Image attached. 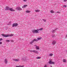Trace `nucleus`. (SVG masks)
Listing matches in <instances>:
<instances>
[{
  "label": "nucleus",
  "mask_w": 67,
  "mask_h": 67,
  "mask_svg": "<svg viewBox=\"0 0 67 67\" xmlns=\"http://www.w3.org/2000/svg\"><path fill=\"white\" fill-rule=\"evenodd\" d=\"M50 12L51 13H55V12L53 10H51L50 11Z\"/></svg>",
  "instance_id": "obj_21"
},
{
  "label": "nucleus",
  "mask_w": 67,
  "mask_h": 67,
  "mask_svg": "<svg viewBox=\"0 0 67 67\" xmlns=\"http://www.w3.org/2000/svg\"><path fill=\"white\" fill-rule=\"evenodd\" d=\"M13 60L14 61H15V62H18V61H19V60H20V59H13Z\"/></svg>",
  "instance_id": "obj_5"
},
{
  "label": "nucleus",
  "mask_w": 67,
  "mask_h": 67,
  "mask_svg": "<svg viewBox=\"0 0 67 67\" xmlns=\"http://www.w3.org/2000/svg\"><path fill=\"white\" fill-rule=\"evenodd\" d=\"M55 36V35H52V37H54Z\"/></svg>",
  "instance_id": "obj_29"
},
{
  "label": "nucleus",
  "mask_w": 67,
  "mask_h": 67,
  "mask_svg": "<svg viewBox=\"0 0 67 67\" xmlns=\"http://www.w3.org/2000/svg\"><path fill=\"white\" fill-rule=\"evenodd\" d=\"M42 30H43V28H40V29H38V31H42Z\"/></svg>",
  "instance_id": "obj_22"
},
{
  "label": "nucleus",
  "mask_w": 67,
  "mask_h": 67,
  "mask_svg": "<svg viewBox=\"0 0 67 67\" xmlns=\"http://www.w3.org/2000/svg\"><path fill=\"white\" fill-rule=\"evenodd\" d=\"M27 1V0H24L23 1L24 2H26Z\"/></svg>",
  "instance_id": "obj_37"
},
{
  "label": "nucleus",
  "mask_w": 67,
  "mask_h": 67,
  "mask_svg": "<svg viewBox=\"0 0 67 67\" xmlns=\"http://www.w3.org/2000/svg\"><path fill=\"white\" fill-rule=\"evenodd\" d=\"M63 1L64 2H65L67 1V0H63Z\"/></svg>",
  "instance_id": "obj_31"
},
{
  "label": "nucleus",
  "mask_w": 67,
  "mask_h": 67,
  "mask_svg": "<svg viewBox=\"0 0 67 67\" xmlns=\"http://www.w3.org/2000/svg\"><path fill=\"white\" fill-rule=\"evenodd\" d=\"M4 62L5 63V64H7L8 63V60L7 59H5L4 60Z\"/></svg>",
  "instance_id": "obj_9"
},
{
  "label": "nucleus",
  "mask_w": 67,
  "mask_h": 67,
  "mask_svg": "<svg viewBox=\"0 0 67 67\" xmlns=\"http://www.w3.org/2000/svg\"><path fill=\"white\" fill-rule=\"evenodd\" d=\"M26 13H30V12H31L30 11L27 10L26 11Z\"/></svg>",
  "instance_id": "obj_24"
},
{
  "label": "nucleus",
  "mask_w": 67,
  "mask_h": 67,
  "mask_svg": "<svg viewBox=\"0 0 67 67\" xmlns=\"http://www.w3.org/2000/svg\"><path fill=\"white\" fill-rule=\"evenodd\" d=\"M27 5H24L22 7V8H25V7H27Z\"/></svg>",
  "instance_id": "obj_14"
},
{
  "label": "nucleus",
  "mask_w": 67,
  "mask_h": 67,
  "mask_svg": "<svg viewBox=\"0 0 67 67\" xmlns=\"http://www.w3.org/2000/svg\"><path fill=\"white\" fill-rule=\"evenodd\" d=\"M53 54L50 53L49 54V56H50V57H51L52 56H53Z\"/></svg>",
  "instance_id": "obj_17"
},
{
  "label": "nucleus",
  "mask_w": 67,
  "mask_h": 67,
  "mask_svg": "<svg viewBox=\"0 0 67 67\" xmlns=\"http://www.w3.org/2000/svg\"><path fill=\"white\" fill-rule=\"evenodd\" d=\"M38 31H39L38 30V29L37 30H34L32 31L33 33H38L39 32Z\"/></svg>",
  "instance_id": "obj_2"
},
{
  "label": "nucleus",
  "mask_w": 67,
  "mask_h": 67,
  "mask_svg": "<svg viewBox=\"0 0 67 67\" xmlns=\"http://www.w3.org/2000/svg\"><path fill=\"white\" fill-rule=\"evenodd\" d=\"M2 35L4 37H9V36H13L14 35L11 34H8L6 35L4 34H2Z\"/></svg>",
  "instance_id": "obj_1"
},
{
  "label": "nucleus",
  "mask_w": 67,
  "mask_h": 67,
  "mask_svg": "<svg viewBox=\"0 0 67 67\" xmlns=\"http://www.w3.org/2000/svg\"><path fill=\"white\" fill-rule=\"evenodd\" d=\"M33 41H34H34H36V42L37 41V40L36 39H34V40H33Z\"/></svg>",
  "instance_id": "obj_25"
},
{
  "label": "nucleus",
  "mask_w": 67,
  "mask_h": 67,
  "mask_svg": "<svg viewBox=\"0 0 67 67\" xmlns=\"http://www.w3.org/2000/svg\"><path fill=\"white\" fill-rule=\"evenodd\" d=\"M2 41V38L0 39V41Z\"/></svg>",
  "instance_id": "obj_38"
},
{
  "label": "nucleus",
  "mask_w": 67,
  "mask_h": 67,
  "mask_svg": "<svg viewBox=\"0 0 67 67\" xmlns=\"http://www.w3.org/2000/svg\"><path fill=\"white\" fill-rule=\"evenodd\" d=\"M49 64H54L55 63L54 62H52L51 60H50L49 62Z\"/></svg>",
  "instance_id": "obj_4"
},
{
  "label": "nucleus",
  "mask_w": 67,
  "mask_h": 67,
  "mask_svg": "<svg viewBox=\"0 0 67 67\" xmlns=\"http://www.w3.org/2000/svg\"><path fill=\"white\" fill-rule=\"evenodd\" d=\"M67 7V6H66V5H63V7H64V8H66Z\"/></svg>",
  "instance_id": "obj_28"
},
{
  "label": "nucleus",
  "mask_w": 67,
  "mask_h": 67,
  "mask_svg": "<svg viewBox=\"0 0 67 67\" xmlns=\"http://www.w3.org/2000/svg\"><path fill=\"white\" fill-rule=\"evenodd\" d=\"M2 44V42H0V45H1V44Z\"/></svg>",
  "instance_id": "obj_36"
},
{
  "label": "nucleus",
  "mask_w": 67,
  "mask_h": 67,
  "mask_svg": "<svg viewBox=\"0 0 67 67\" xmlns=\"http://www.w3.org/2000/svg\"><path fill=\"white\" fill-rule=\"evenodd\" d=\"M30 52H33V53L34 50H32V51L30 50Z\"/></svg>",
  "instance_id": "obj_32"
},
{
  "label": "nucleus",
  "mask_w": 67,
  "mask_h": 67,
  "mask_svg": "<svg viewBox=\"0 0 67 67\" xmlns=\"http://www.w3.org/2000/svg\"><path fill=\"white\" fill-rule=\"evenodd\" d=\"M34 46L36 47V48L37 50L39 49H40V47H39V46H37L36 45H35Z\"/></svg>",
  "instance_id": "obj_6"
},
{
  "label": "nucleus",
  "mask_w": 67,
  "mask_h": 67,
  "mask_svg": "<svg viewBox=\"0 0 67 67\" xmlns=\"http://www.w3.org/2000/svg\"><path fill=\"white\" fill-rule=\"evenodd\" d=\"M10 8L7 7H6L5 10H9L10 9Z\"/></svg>",
  "instance_id": "obj_11"
},
{
  "label": "nucleus",
  "mask_w": 67,
  "mask_h": 67,
  "mask_svg": "<svg viewBox=\"0 0 67 67\" xmlns=\"http://www.w3.org/2000/svg\"><path fill=\"white\" fill-rule=\"evenodd\" d=\"M66 37H67V34L66 35Z\"/></svg>",
  "instance_id": "obj_39"
},
{
  "label": "nucleus",
  "mask_w": 67,
  "mask_h": 67,
  "mask_svg": "<svg viewBox=\"0 0 67 67\" xmlns=\"http://www.w3.org/2000/svg\"><path fill=\"white\" fill-rule=\"evenodd\" d=\"M57 29H56L55 30H53L52 31V32L53 33H55V32L56 31V30Z\"/></svg>",
  "instance_id": "obj_13"
},
{
  "label": "nucleus",
  "mask_w": 67,
  "mask_h": 67,
  "mask_svg": "<svg viewBox=\"0 0 67 67\" xmlns=\"http://www.w3.org/2000/svg\"><path fill=\"white\" fill-rule=\"evenodd\" d=\"M51 67H52V66H51Z\"/></svg>",
  "instance_id": "obj_40"
},
{
  "label": "nucleus",
  "mask_w": 67,
  "mask_h": 67,
  "mask_svg": "<svg viewBox=\"0 0 67 67\" xmlns=\"http://www.w3.org/2000/svg\"><path fill=\"white\" fill-rule=\"evenodd\" d=\"M16 9H17V10H18L19 11H21V10H22V8H21L20 7H17Z\"/></svg>",
  "instance_id": "obj_8"
},
{
  "label": "nucleus",
  "mask_w": 67,
  "mask_h": 67,
  "mask_svg": "<svg viewBox=\"0 0 67 67\" xmlns=\"http://www.w3.org/2000/svg\"><path fill=\"white\" fill-rule=\"evenodd\" d=\"M22 59L23 60H26V58H23Z\"/></svg>",
  "instance_id": "obj_26"
},
{
  "label": "nucleus",
  "mask_w": 67,
  "mask_h": 67,
  "mask_svg": "<svg viewBox=\"0 0 67 67\" xmlns=\"http://www.w3.org/2000/svg\"><path fill=\"white\" fill-rule=\"evenodd\" d=\"M42 20L43 21H44V22H46V20L45 19H43Z\"/></svg>",
  "instance_id": "obj_30"
},
{
  "label": "nucleus",
  "mask_w": 67,
  "mask_h": 67,
  "mask_svg": "<svg viewBox=\"0 0 67 67\" xmlns=\"http://www.w3.org/2000/svg\"><path fill=\"white\" fill-rule=\"evenodd\" d=\"M56 42L55 41H53L52 42V44L53 45H55L56 44Z\"/></svg>",
  "instance_id": "obj_7"
},
{
  "label": "nucleus",
  "mask_w": 67,
  "mask_h": 67,
  "mask_svg": "<svg viewBox=\"0 0 67 67\" xmlns=\"http://www.w3.org/2000/svg\"><path fill=\"white\" fill-rule=\"evenodd\" d=\"M15 67H24L23 66H22L21 65L19 66H16Z\"/></svg>",
  "instance_id": "obj_23"
},
{
  "label": "nucleus",
  "mask_w": 67,
  "mask_h": 67,
  "mask_svg": "<svg viewBox=\"0 0 67 67\" xmlns=\"http://www.w3.org/2000/svg\"><path fill=\"white\" fill-rule=\"evenodd\" d=\"M41 39H42V37H40L38 38H37V40L39 41V40H41Z\"/></svg>",
  "instance_id": "obj_18"
},
{
  "label": "nucleus",
  "mask_w": 67,
  "mask_h": 67,
  "mask_svg": "<svg viewBox=\"0 0 67 67\" xmlns=\"http://www.w3.org/2000/svg\"><path fill=\"white\" fill-rule=\"evenodd\" d=\"M6 42H10V40H6Z\"/></svg>",
  "instance_id": "obj_27"
},
{
  "label": "nucleus",
  "mask_w": 67,
  "mask_h": 67,
  "mask_svg": "<svg viewBox=\"0 0 67 67\" xmlns=\"http://www.w3.org/2000/svg\"><path fill=\"white\" fill-rule=\"evenodd\" d=\"M36 59H41V57H36Z\"/></svg>",
  "instance_id": "obj_20"
},
{
  "label": "nucleus",
  "mask_w": 67,
  "mask_h": 67,
  "mask_svg": "<svg viewBox=\"0 0 67 67\" xmlns=\"http://www.w3.org/2000/svg\"><path fill=\"white\" fill-rule=\"evenodd\" d=\"M10 41L12 42H14V41L13 40H11Z\"/></svg>",
  "instance_id": "obj_33"
},
{
  "label": "nucleus",
  "mask_w": 67,
  "mask_h": 67,
  "mask_svg": "<svg viewBox=\"0 0 67 67\" xmlns=\"http://www.w3.org/2000/svg\"><path fill=\"white\" fill-rule=\"evenodd\" d=\"M57 13H60V12H57Z\"/></svg>",
  "instance_id": "obj_35"
},
{
  "label": "nucleus",
  "mask_w": 67,
  "mask_h": 67,
  "mask_svg": "<svg viewBox=\"0 0 67 67\" xmlns=\"http://www.w3.org/2000/svg\"><path fill=\"white\" fill-rule=\"evenodd\" d=\"M13 9V8H10L9 10L11 11H15V10L14 9Z\"/></svg>",
  "instance_id": "obj_10"
},
{
  "label": "nucleus",
  "mask_w": 67,
  "mask_h": 67,
  "mask_svg": "<svg viewBox=\"0 0 67 67\" xmlns=\"http://www.w3.org/2000/svg\"><path fill=\"white\" fill-rule=\"evenodd\" d=\"M35 11L36 12H40V10H35Z\"/></svg>",
  "instance_id": "obj_16"
},
{
  "label": "nucleus",
  "mask_w": 67,
  "mask_h": 67,
  "mask_svg": "<svg viewBox=\"0 0 67 67\" xmlns=\"http://www.w3.org/2000/svg\"><path fill=\"white\" fill-rule=\"evenodd\" d=\"M63 62H64V63H66V60L65 59H63Z\"/></svg>",
  "instance_id": "obj_19"
},
{
  "label": "nucleus",
  "mask_w": 67,
  "mask_h": 67,
  "mask_svg": "<svg viewBox=\"0 0 67 67\" xmlns=\"http://www.w3.org/2000/svg\"><path fill=\"white\" fill-rule=\"evenodd\" d=\"M33 53H35L37 54H38V53L37 52V51L35 50H34Z\"/></svg>",
  "instance_id": "obj_12"
},
{
  "label": "nucleus",
  "mask_w": 67,
  "mask_h": 67,
  "mask_svg": "<svg viewBox=\"0 0 67 67\" xmlns=\"http://www.w3.org/2000/svg\"><path fill=\"white\" fill-rule=\"evenodd\" d=\"M34 42L33 40H32L31 41L30 43V44H33V43Z\"/></svg>",
  "instance_id": "obj_15"
},
{
  "label": "nucleus",
  "mask_w": 67,
  "mask_h": 67,
  "mask_svg": "<svg viewBox=\"0 0 67 67\" xmlns=\"http://www.w3.org/2000/svg\"><path fill=\"white\" fill-rule=\"evenodd\" d=\"M47 67V65H46L44 67Z\"/></svg>",
  "instance_id": "obj_34"
},
{
  "label": "nucleus",
  "mask_w": 67,
  "mask_h": 67,
  "mask_svg": "<svg viewBox=\"0 0 67 67\" xmlns=\"http://www.w3.org/2000/svg\"><path fill=\"white\" fill-rule=\"evenodd\" d=\"M18 25V24L17 23L13 24L12 25V27H14L15 26H17Z\"/></svg>",
  "instance_id": "obj_3"
}]
</instances>
